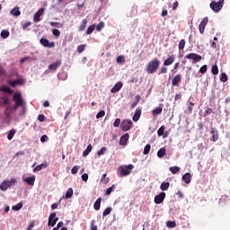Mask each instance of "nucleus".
I'll return each instance as SVG.
<instances>
[{"label": "nucleus", "instance_id": "nucleus-19", "mask_svg": "<svg viewBox=\"0 0 230 230\" xmlns=\"http://www.w3.org/2000/svg\"><path fill=\"white\" fill-rule=\"evenodd\" d=\"M129 135L128 133L124 134L119 139V145H127V141H128Z\"/></svg>", "mask_w": 230, "mask_h": 230}, {"label": "nucleus", "instance_id": "nucleus-61", "mask_svg": "<svg viewBox=\"0 0 230 230\" xmlns=\"http://www.w3.org/2000/svg\"><path fill=\"white\" fill-rule=\"evenodd\" d=\"M210 114H213V109L208 108V109L205 111V116H209Z\"/></svg>", "mask_w": 230, "mask_h": 230}, {"label": "nucleus", "instance_id": "nucleus-7", "mask_svg": "<svg viewBox=\"0 0 230 230\" xmlns=\"http://www.w3.org/2000/svg\"><path fill=\"white\" fill-rule=\"evenodd\" d=\"M40 44L44 48H55V41L49 42V40L46 38H41L40 40Z\"/></svg>", "mask_w": 230, "mask_h": 230}, {"label": "nucleus", "instance_id": "nucleus-17", "mask_svg": "<svg viewBox=\"0 0 230 230\" xmlns=\"http://www.w3.org/2000/svg\"><path fill=\"white\" fill-rule=\"evenodd\" d=\"M139 118H141V108H137L133 116V121H139Z\"/></svg>", "mask_w": 230, "mask_h": 230}, {"label": "nucleus", "instance_id": "nucleus-23", "mask_svg": "<svg viewBox=\"0 0 230 230\" xmlns=\"http://www.w3.org/2000/svg\"><path fill=\"white\" fill-rule=\"evenodd\" d=\"M164 130H166V128L164 126H162L158 128L157 134L159 137L163 136L164 137H168V134L164 135Z\"/></svg>", "mask_w": 230, "mask_h": 230}, {"label": "nucleus", "instance_id": "nucleus-53", "mask_svg": "<svg viewBox=\"0 0 230 230\" xmlns=\"http://www.w3.org/2000/svg\"><path fill=\"white\" fill-rule=\"evenodd\" d=\"M91 230H98V226H96V221H91Z\"/></svg>", "mask_w": 230, "mask_h": 230}, {"label": "nucleus", "instance_id": "nucleus-41", "mask_svg": "<svg viewBox=\"0 0 230 230\" xmlns=\"http://www.w3.org/2000/svg\"><path fill=\"white\" fill-rule=\"evenodd\" d=\"M13 136H15V129H11L7 135V139L12 141V139H13Z\"/></svg>", "mask_w": 230, "mask_h": 230}, {"label": "nucleus", "instance_id": "nucleus-15", "mask_svg": "<svg viewBox=\"0 0 230 230\" xmlns=\"http://www.w3.org/2000/svg\"><path fill=\"white\" fill-rule=\"evenodd\" d=\"M121 87H123V83L118 82L111 90V93H119V91L121 90Z\"/></svg>", "mask_w": 230, "mask_h": 230}, {"label": "nucleus", "instance_id": "nucleus-10", "mask_svg": "<svg viewBox=\"0 0 230 230\" xmlns=\"http://www.w3.org/2000/svg\"><path fill=\"white\" fill-rule=\"evenodd\" d=\"M164 199H166V193L161 192L155 197V204H163L164 202Z\"/></svg>", "mask_w": 230, "mask_h": 230}, {"label": "nucleus", "instance_id": "nucleus-8", "mask_svg": "<svg viewBox=\"0 0 230 230\" xmlns=\"http://www.w3.org/2000/svg\"><path fill=\"white\" fill-rule=\"evenodd\" d=\"M181 82H182V75L181 74H177L172 77V87H179Z\"/></svg>", "mask_w": 230, "mask_h": 230}, {"label": "nucleus", "instance_id": "nucleus-3", "mask_svg": "<svg viewBox=\"0 0 230 230\" xmlns=\"http://www.w3.org/2000/svg\"><path fill=\"white\" fill-rule=\"evenodd\" d=\"M132 170H134L133 164L121 165L119 167V177H127V175H130V173H132Z\"/></svg>", "mask_w": 230, "mask_h": 230}, {"label": "nucleus", "instance_id": "nucleus-29", "mask_svg": "<svg viewBox=\"0 0 230 230\" xmlns=\"http://www.w3.org/2000/svg\"><path fill=\"white\" fill-rule=\"evenodd\" d=\"M87 27V19H84L82 21V23L80 24L78 28V31H85V28Z\"/></svg>", "mask_w": 230, "mask_h": 230}, {"label": "nucleus", "instance_id": "nucleus-4", "mask_svg": "<svg viewBox=\"0 0 230 230\" xmlns=\"http://www.w3.org/2000/svg\"><path fill=\"white\" fill-rule=\"evenodd\" d=\"M224 6V0H219L218 2L212 1L210 3V8L213 12H220Z\"/></svg>", "mask_w": 230, "mask_h": 230}, {"label": "nucleus", "instance_id": "nucleus-44", "mask_svg": "<svg viewBox=\"0 0 230 230\" xmlns=\"http://www.w3.org/2000/svg\"><path fill=\"white\" fill-rule=\"evenodd\" d=\"M114 190H116L115 184H113L111 187H110L106 190V195H111L112 193V191H114Z\"/></svg>", "mask_w": 230, "mask_h": 230}, {"label": "nucleus", "instance_id": "nucleus-22", "mask_svg": "<svg viewBox=\"0 0 230 230\" xmlns=\"http://www.w3.org/2000/svg\"><path fill=\"white\" fill-rule=\"evenodd\" d=\"M1 91L2 93H6L7 94H13V90H12V88L6 85H3L1 87Z\"/></svg>", "mask_w": 230, "mask_h": 230}, {"label": "nucleus", "instance_id": "nucleus-45", "mask_svg": "<svg viewBox=\"0 0 230 230\" xmlns=\"http://www.w3.org/2000/svg\"><path fill=\"white\" fill-rule=\"evenodd\" d=\"M73 197V188H69L66 193V199H71Z\"/></svg>", "mask_w": 230, "mask_h": 230}, {"label": "nucleus", "instance_id": "nucleus-36", "mask_svg": "<svg viewBox=\"0 0 230 230\" xmlns=\"http://www.w3.org/2000/svg\"><path fill=\"white\" fill-rule=\"evenodd\" d=\"M94 30H96V25L95 24L90 25L86 30V32H85L86 35H91V33H93Z\"/></svg>", "mask_w": 230, "mask_h": 230}, {"label": "nucleus", "instance_id": "nucleus-49", "mask_svg": "<svg viewBox=\"0 0 230 230\" xmlns=\"http://www.w3.org/2000/svg\"><path fill=\"white\" fill-rule=\"evenodd\" d=\"M125 63V56H119L117 58V64H123Z\"/></svg>", "mask_w": 230, "mask_h": 230}, {"label": "nucleus", "instance_id": "nucleus-38", "mask_svg": "<svg viewBox=\"0 0 230 230\" xmlns=\"http://www.w3.org/2000/svg\"><path fill=\"white\" fill-rule=\"evenodd\" d=\"M111 213H112V208L111 207H108L102 212V217H107L108 215H111Z\"/></svg>", "mask_w": 230, "mask_h": 230}, {"label": "nucleus", "instance_id": "nucleus-28", "mask_svg": "<svg viewBox=\"0 0 230 230\" xmlns=\"http://www.w3.org/2000/svg\"><path fill=\"white\" fill-rule=\"evenodd\" d=\"M93 151V145H88L86 149L83 152V155L84 157H87V155H89V154H91V152Z\"/></svg>", "mask_w": 230, "mask_h": 230}, {"label": "nucleus", "instance_id": "nucleus-39", "mask_svg": "<svg viewBox=\"0 0 230 230\" xmlns=\"http://www.w3.org/2000/svg\"><path fill=\"white\" fill-rule=\"evenodd\" d=\"M152 148V146L150 144H147L144 148V155H148L150 154V149Z\"/></svg>", "mask_w": 230, "mask_h": 230}, {"label": "nucleus", "instance_id": "nucleus-32", "mask_svg": "<svg viewBox=\"0 0 230 230\" xmlns=\"http://www.w3.org/2000/svg\"><path fill=\"white\" fill-rule=\"evenodd\" d=\"M211 134H212V140L214 142L218 141V131L217 129H212Z\"/></svg>", "mask_w": 230, "mask_h": 230}, {"label": "nucleus", "instance_id": "nucleus-46", "mask_svg": "<svg viewBox=\"0 0 230 230\" xmlns=\"http://www.w3.org/2000/svg\"><path fill=\"white\" fill-rule=\"evenodd\" d=\"M212 75H218V66L213 65L211 68Z\"/></svg>", "mask_w": 230, "mask_h": 230}, {"label": "nucleus", "instance_id": "nucleus-27", "mask_svg": "<svg viewBox=\"0 0 230 230\" xmlns=\"http://www.w3.org/2000/svg\"><path fill=\"white\" fill-rule=\"evenodd\" d=\"M93 208L95 211H100V208H102V198L97 199L94 202Z\"/></svg>", "mask_w": 230, "mask_h": 230}, {"label": "nucleus", "instance_id": "nucleus-50", "mask_svg": "<svg viewBox=\"0 0 230 230\" xmlns=\"http://www.w3.org/2000/svg\"><path fill=\"white\" fill-rule=\"evenodd\" d=\"M220 80H221V82H224V83L227 82V74L222 73L220 75Z\"/></svg>", "mask_w": 230, "mask_h": 230}, {"label": "nucleus", "instance_id": "nucleus-57", "mask_svg": "<svg viewBox=\"0 0 230 230\" xmlns=\"http://www.w3.org/2000/svg\"><path fill=\"white\" fill-rule=\"evenodd\" d=\"M52 33L54 37H60V31L58 29H54Z\"/></svg>", "mask_w": 230, "mask_h": 230}, {"label": "nucleus", "instance_id": "nucleus-62", "mask_svg": "<svg viewBox=\"0 0 230 230\" xmlns=\"http://www.w3.org/2000/svg\"><path fill=\"white\" fill-rule=\"evenodd\" d=\"M38 119L39 121L42 122V121H46V116H44L43 114H40L38 116Z\"/></svg>", "mask_w": 230, "mask_h": 230}, {"label": "nucleus", "instance_id": "nucleus-6", "mask_svg": "<svg viewBox=\"0 0 230 230\" xmlns=\"http://www.w3.org/2000/svg\"><path fill=\"white\" fill-rule=\"evenodd\" d=\"M185 58L188 60H192V64H197V62H200V60H202V56L195 53H190L185 56Z\"/></svg>", "mask_w": 230, "mask_h": 230}, {"label": "nucleus", "instance_id": "nucleus-60", "mask_svg": "<svg viewBox=\"0 0 230 230\" xmlns=\"http://www.w3.org/2000/svg\"><path fill=\"white\" fill-rule=\"evenodd\" d=\"M82 181H84V182H87V181H89V174L83 173L82 174Z\"/></svg>", "mask_w": 230, "mask_h": 230}, {"label": "nucleus", "instance_id": "nucleus-56", "mask_svg": "<svg viewBox=\"0 0 230 230\" xmlns=\"http://www.w3.org/2000/svg\"><path fill=\"white\" fill-rule=\"evenodd\" d=\"M107 177V174H102V178L101 180L102 182H103L104 184H108L109 182V178H106Z\"/></svg>", "mask_w": 230, "mask_h": 230}, {"label": "nucleus", "instance_id": "nucleus-24", "mask_svg": "<svg viewBox=\"0 0 230 230\" xmlns=\"http://www.w3.org/2000/svg\"><path fill=\"white\" fill-rule=\"evenodd\" d=\"M11 15L14 17H19L21 15V10H19V6H16L11 10Z\"/></svg>", "mask_w": 230, "mask_h": 230}, {"label": "nucleus", "instance_id": "nucleus-35", "mask_svg": "<svg viewBox=\"0 0 230 230\" xmlns=\"http://www.w3.org/2000/svg\"><path fill=\"white\" fill-rule=\"evenodd\" d=\"M168 188H170V182L168 181L163 182L160 186V190H162V191H166Z\"/></svg>", "mask_w": 230, "mask_h": 230}, {"label": "nucleus", "instance_id": "nucleus-9", "mask_svg": "<svg viewBox=\"0 0 230 230\" xmlns=\"http://www.w3.org/2000/svg\"><path fill=\"white\" fill-rule=\"evenodd\" d=\"M208 21H209V19H208V17H205L200 22V23L199 25V33H201V35L204 34V31L206 30V26H208Z\"/></svg>", "mask_w": 230, "mask_h": 230}, {"label": "nucleus", "instance_id": "nucleus-51", "mask_svg": "<svg viewBox=\"0 0 230 230\" xmlns=\"http://www.w3.org/2000/svg\"><path fill=\"white\" fill-rule=\"evenodd\" d=\"M166 226H167V227L173 228V227H175L177 226V224L175 223V221H168L166 223Z\"/></svg>", "mask_w": 230, "mask_h": 230}, {"label": "nucleus", "instance_id": "nucleus-31", "mask_svg": "<svg viewBox=\"0 0 230 230\" xmlns=\"http://www.w3.org/2000/svg\"><path fill=\"white\" fill-rule=\"evenodd\" d=\"M5 181L7 182V186H9V188H12V186H15V184H17V180L15 178L5 180Z\"/></svg>", "mask_w": 230, "mask_h": 230}, {"label": "nucleus", "instance_id": "nucleus-64", "mask_svg": "<svg viewBox=\"0 0 230 230\" xmlns=\"http://www.w3.org/2000/svg\"><path fill=\"white\" fill-rule=\"evenodd\" d=\"M33 227H35V222L32 221L30 223L29 226L27 227L26 230H31V229H33Z\"/></svg>", "mask_w": 230, "mask_h": 230}, {"label": "nucleus", "instance_id": "nucleus-58", "mask_svg": "<svg viewBox=\"0 0 230 230\" xmlns=\"http://www.w3.org/2000/svg\"><path fill=\"white\" fill-rule=\"evenodd\" d=\"M3 102H4V105H10V103H12V102L10 101V99L6 98V97H3L2 98Z\"/></svg>", "mask_w": 230, "mask_h": 230}, {"label": "nucleus", "instance_id": "nucleus-63", "mask_svg": "<svg viewBox=\"0 0 230 230\" xmlns=\"http://www.w3.org/2000/svg\"><path fill=\"white\" fill-rule=\"evenodd\" d=\"M48 136L47 135H42L40 137V141L41 143H46V141H48Z\"/></svg>", "mask_w": 230, "mask_h": 230}, {"label": "nucleus", "instance_id": "nucleus-43", "mask_svg": "<svg viewBox=\"0 0 230 230\" xmlns=\"http://www.w3.org/2000/svg\"><path fill=\"white\" fill-rule=\"evenodd\" d=\"M86 45L82 44L77 47V53H84L85 51Z\"/></svg>", "mask_w": 230, "mask_h": 230}, {"label": "nucleus", "instance_id": "nucleus-5", "mask_svg": "<svg viewBox=\"0 0 230 230\" xmlns=\"http://www.w3.org/2000/svg\"><path fill=\"white\" fill-rule=\"evenodd\" d=\"M132 125H134L132 120L125 119L121 122L120 128H121V130H123V132H127V131L130 130V128H132Z\"/></svg>", "mask_w": 230, "mask_h": 230}, {"label": "nucleus", "instance_id": "nucleus-47", "mask_svg": "<svg viewBox=\"0 0 230 230\" xmlns=\"http://www.w3.org/2000/svg\"><path fill=\"white\" fill-rule=\"evenodd\" d=\"M78 170H80V166L75 165L71 170L72 175H76V173H78Z\"/></svg>", "mask_w": 230, "mask_h": 230}, {"label": "nucleus", "instance_id": "nucleus-16", "mask_svg": "<svg viewBox=\"0 0 230 230\" xmlns=\"http://www.w3.org/2000/svg\"><path fill=\"white\" fill-rule=\"evenodd\" d=\"M44 13V8L39 9V11L34 14V22H40V15Z\"/></svg>", "mask_w": 230, "mask_h": 230}, {"label": "nucleus", "instance_id": "nucleus-42", "mask_svg": "<svg viewBox=\"0 0 230 230\" xmlns=\"http://www.w3.org/2000/svg\"><path fill=\"white\" fill-rule=\"evenodd\" d=\"M185 46H186V40H181L179 42V45H178L180 51H182V49H184Z\"/></svg>", "mask_w": 230, "mask_h": 230}, {"label": "nucleus", "instance_id": "nucleus-25", "mask_svg": "<svg viewBox=\"0 0 230 230\" xmlns=\"http://www.w3.org/2000/svg\"><path fill=\"white\" fill-rule=\"evenodd\" d=\"M164 155H166V148L162 147L157 152V157H159V159H163Z\"/></svg>", "mask_w": 230, "mask_h": 230}, {"label": "nucleus", "instance_id": "nucleus-59", "mask_svg": "<svg viewBox=\"0 0 230 230\" xmlns=\"http://www.w3.org/2000/svg\"><path fill=\"white\" fill-rule=\"evenodd\" d=\"M120 123H121V119H116L114 123H113V127L118 128V127H119Z\"/></svg>", "mask_w": 230, "mask_h": 230}, {"label": "nucleus", "instance_id": "nucleus-30", "mask_svg": "<svg viewBox=\"0 0 230 230\" xmlns=\"http://www.w3.org/2000/svg\"><path fill=\"white\" fill-rule=\"evenodd\" d=\"M169 170L173 175H175L176 173H179V172H181V167L174 165L172 167H170Z\"/></svg>", "mask_w": 230, "mask_h": 230}, {"label": "nucleus", "instance_id": "nucleus-33", "mask_svg": "<svg viewBox=\"0 0 230 230\" xmlns=\"http://www.w3.org/2000/svg\"><path fill=\"white\" fill-rule=\"evenodd\" d=\"M49 24L54 28H64V23L58 22H50Z\"/></svg>", "mask_w": 230, "mask_h": 230}, {"label": "nucleus", "instance_id": "nucleus-52", "mask_svg": "<svg viewBox=\"0 0 230 230\" xmlns=\"http://www.w3.org/2000/svg\"><path fill=\"white\" fill-rule=\"evenodd\" d=\"M208 72V65H204L199 68V73H201L202 75H204V73Z\"/></svg>", "mask_w": 230, "mask_h": 230}, {"label": "nucleus", "instance_id": "nucleus-54", "mask_svg": "<svg viewBox=\"0 0 230 230\" xmlns=\"http://www.w3.org/2000/svg\"><path fill=\"white\" fill-rule=\"evenodd\" d=\"M105 152H107V147L103 146L101 148L100 151L97 152V155H103L105 154Z\"/></svg>", "mask_w": 230, "mask_h": 230}, {"label": "nucleus", "instance_id": "nucleus-13", "mask_svg": "<svg viewBox=\"0 0 230 230\" xmlns=\"http://www.w3.org/2000/svg\"><path fill=\"white\" fill-rule=\"evenodd\" d=\"M175 62V55H171L167 59L164 61V66H172Z\"/></svg>", "mask_w": 230, "mask_h": 230}, {"label": "nucleus", "instance_id": "nucleus-37", "mask_svg": "<svg viewBox=\"0 0 230 230\" xmlns=\"http://www.w3.org/2000/svg\"><path fill=\"white\" fill-rule=\"evenodd\" d=\"M10 37V31H8L7 30H3L1 31V38L2 39H8Z\"/></svg>", "mask_w": 230, "mask_h": 230}, {"label": "nucleus", "instance_id": "nucleus-26", "mask_svg": "<svg viewBox=\"0 0 230 230\" xmlns=\"http://www.w3.org/2000/svg\"><path fill=\"white\" fill-rule=\"evenodd\" d=\"M24 182H27L29 186H33L35 184V176L25 178Z\"/></svg>", "mask_w": 230, "mask_h": 230}, {"label": "nucleus", "instance_id": "nucleus-18", "mask_svg": "<svg viewBox=\"0 0 230 230\" xmlns=\"http://www.w3.org/2000/svg\"><path fill=\"white\" fill-rule=\"evenodd\" d=\"M181 179L186 184H190L191 182V174L190 172H186Z\"/></svg>", "mask_w": 230, "mask_h": 230}, {"label": "nucleus", "instance_id": "nucleus-40", "mask_svg": "<svg viewBox=\"0 0 230 230\" xmlns=\"http://www.w3.org/2000/svg\"><path fill=\"white\" fill-rule=\"evenodd\" d=\"M12 209L13 211H20V209H22V202H20L14 206H13Z\"/></svg>", "mask_w": 230, "mask_h": 230}, {"label": "nucleus", "instance_id": "nucleus-11", "mask_svg": "<svg viewBox=\"0 0 230 230\" xmlns=\"http://www.w3.org/2000/svg\"><path fill=\"white\" fill-rule=\"evenodd\" d=\"M55 217H57V213L55 212L50 213L49 217V222H48L49 227H55V226H57V223H55Z\"/></svg>", "mask_w": 230, "mask_h": 230}, {"label": "nucleus", "instance_id": "nucleus-48", "mask_svg": "<svg viewBox=\"0 0 230 230\" xmlns=\"http://www.w3.org/2000/svg\"><path fill=\"white\" fill-rule=\"evenodd\" d=\"M105 28V22H101L97 26H96V31H102V29Z\"/></svg>", "mask_w": 230, "mask_h": 230}, {"label": "nucleus", "instance_id": "nucleus-34", "mask_svg": "<svg viewBox=\"0 0 230 230\" xmlns=\"http://www.w3.org/2000/svg\"><path fill=\"white\" fill-rule=\"evenodd\" d=\"M8 188H10V187L8 186V183H7L6 180L4 181L0 184V190H1L2 191H6V190H8Z\"/></svg>", "mask_w": 230, "mask_h": 230}, {"label": "nucleus", "instance_id": "nucleus-1", "mask_svg": "<svg viewBox=\"0 0 230 230\" xmlns=\"http://www.w3.org/2000/svg\"><path fill=\"white\" fill-rule=\"evenodd\" d=\"M13 102H14V105L13 107V111H17L19 107L22 109V114H26V102L22 99V95L20 93H15L13 95Z\"/></svg>", "mask_w": 230, "mask_h": 230}, {"label": "nucleus", "instance_id": "nucleus-2", "mask_svg": "<svg viewBox=\"0 0 230 230\" xmlns=\"http://www.w3.org/2000/svg\"><path fill=\"white\" fill-rule=\"evenodd\" d=\"M159 66H161V61L159 58H155L147 63L146 71L148 75H154L159 69Z\"/></svg>", "mask_w": 230, "mask_h": 230}, {"label": "nucleus", "instance_id": "nucleus-55", "mask_svg": "<svg viewBox=\"0 0 230 230\" xmlns=\"http://www.w3.org/2000/svg\"><path fill=\"white\" fill-rule=\"evenodd\" d=\"M103 116H105V111L102 110L97 113L96 119H100V118H103Z\"/></svg>", "mask_w": 230, "mask_h": 230}, {"label": "nucleus", "instance_id": "nucleus-20", "mask_svg": "<svg viewBox=\"0 0 230 230\" xmlns=\"http://www.w3.org/2000/svg\"><path fill=\"white\" fill-rule=\"evenodd\" d=\"M42 168H48V163L45 162L43 164H40L37 165L33 169L34 173L37 172H40V170H42Z\"/></svg>", "mask_w": 230, "mask_h": 230}, {"label": "nucleus", "instance_id": "nucleus-12", "mask_svg": "<svg viewBox=\"0 0 230 230\" xmlns=\"http://www.w3.org/2000/svg\"><path fill=\"white\" fill-rule=\"evenodd\" d=\"M60 66H62V61L60 59H58L55 63L50 64L49 66V69L50 71H57V69H58V67H60Z\"/></svg>", "mask_w": 230, "mask_h": 230}, {"label": "nucleus", "instance_id": "nucleus-14", "mask_svg": "<svg viewBox=\"0 0 230 230\" xmlns=\"http://www.w3.org/2000/svg\"><path fill=\"white\" fill-rule=\"evenodd\" d=\"M8 85H10L11 87H15L17 85H22V81L21 79H16V80H9L7 82Z\"/></svg>", "mask_w": 230, "mask_h": 230}, {"label": "nucleus", "instance_id": "nucleus-21", "mask_svg": "<svg viewBox=\"0 0 230 230\" xmlns=\"http://www.w3.org/2000/svg\"><path fill=\"white\" fill-rule=\"evenodd\" d=\"M163 113V106L156 107L153 110V116H159V114Z\"/></svg>", "mask_w": 230, "mask_h": 230}]
</instances>
